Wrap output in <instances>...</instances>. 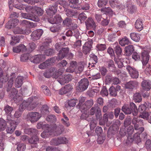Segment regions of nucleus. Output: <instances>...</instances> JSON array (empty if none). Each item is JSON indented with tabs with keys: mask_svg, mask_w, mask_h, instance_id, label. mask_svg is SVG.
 <instances>
[{
	"mask_svg": "<svg viewBox=\"0 0 151 151\" xmlns=\"http://www.w3.org/2000/svg\"><path fill=\"white\" fill-rule=\"evenodd\" d=\"M30 56L29 53L23 54L21 55V60L22 61H25L29 59Z\"/></svg>",
	"mask_w": 151,
	"mask_h": 151,
	"instance_id": "nucleus-54",
	"label": "nucleus"
},
{
	"mask_svg": "<svg viewBox=\"0 0 151 151\" xmlns=\"http://www.w3.org/2000/svg\"><path fill=\"white\" fill-rule=\"evenodd\" d=\"M134 50V48L132 45H129L125 48L126 55L129 56L131 55Z\"/></svg>",
	"mask_w": 151,
	"mask_h": 151,
	"instance_id": "nucleus-30",
	"label": "nucleus"
},
{
	"mask_svg": "<svg viewBox=\"0 0 151 151\" xmlns=\"http://www.w3.org/2000/svg\"><path fill=\"white\" fill-rule=\"evenodd\" d=\"M37 127L38 129H40L42 128L44 130L46 129V128H47V130H48V129H50V127L48 124H44L42 122L37 123Z\"/></svg>",
	"mask_w": 151,
	"mask_h": 151,
	"instance_id": "nucleus-44",
	"label": "nucleus"
},
{
	"mask_svg": "<svg viewBox=\"0 0 151 151\" xmlns=\"http://www.w3.org/2000/svg\"><path fill=\"white\" fill-rule=\"evenodd\" d=\"M109 0H99L97 2L98 6L101 7L106 6Z\"/></svg>",
	"mask_w": 151,
	"mask_h": 151,
	"instance_id": "nucleus-46",
	"label": "nucleus"
},
{
	"mask_svg": "<svg viewBox=\"0 0 151 151\" xmlns=\"http://www.w3.org/2000/svg\"><path fill=\"white\" fill-rule=\"evenodd\" d=\"M70 6L72 8L74 7V6L78 2V0H68Z\"/></svg>",
	"mask_w": 151,
	"mask_h": 151,
	"instance_id": "nucleus-59",
	"label": "nucleus"
},
{
	"mask_svg": "<svg viewBox=\"0 0 151 151\" xmlns=\"http://www.w3.org/2000/svg\"><path fill=\"white\" fill-rule=\"evenodd\" d=\"M29 104V101H23L20 105L19 108L23 111L25 109L27 108V109L28 106Z\"/></svg>",
	"mask_w": 151,
	"mask_h": 151,
	"instance_id": "nucleus-47",
	"label": "nucleus"
},
{
	"mask_svg": "<svg viewBox=\"0 0 151 151\" xmlns=\"http://www.w3.org/2000/svg\"><path fill=\"white\" fill-rule=\"evenodd\" d=\"M141 86L143 89L148 91L151 88V81L148 80H144L141 83Z\"/></svg>",
	"mask_w": 151,
	"mask_h": 151,
	"instance_id": "nucleus-17",
	"label": "nucleus"
},
{
	"mask_svg": "<svg viewBox=\"0 0 151 151\" xmlns=\"http://www.w3.org/2000/svg\"><path fill=\"white\" fill-rule=\"evenodd\" d=\"M41 117V114L36 112H31L27 115V119L31 123H33L37 122Z\"/></svg>",
	"mask_w": 151,
	"mask_h": 151,
	"instance_id": "nucleus-3",
	"label": "nucleus"
},
{
	"mask_svg": "<svg viewBox=\"0 0 151 151\" xmlns=\"http://www.w3.org/2000/svg\"><path fill=\"white\" fill-rule=\"evenodd\" d=\"M8 79V77L7 75L3 76L2 71L0 68V80L2 83L6 82Z\"/></svg>",
	"mask_w": 151,
	"mask_h": 151,
	"instance_id": "nucleus-40",
	"label": "nucleus"
},
{
	"mask_svg": "<svg viewBox=\"0 0 151 151\" xmlns=\"http://www.w3.org/2000/svg\"><path fill=\"white\" fill-rule=\"evenodd\" d=\"M133 99L134 101L136 102H140L142 100L141 95L138 93H136L134 94Z\"/></svg>",
	"mask_w": 151,
	"mask_h": 151,
	"instance_id": "nucleus-43",
	"label": "nucleus"
},
{
	"mask_svg": "<svg viewBox=\"0 0 151 151\" xmlns=\"http://www.w3.org/2000/svg\"><path fill=\"white\" fill-rule=\"evenodd\" d=\"M135 27L139 31L141 30L143 28L142 20L140 19H138L135 23Z\"/></svg>",
	"mask_w": 151,
	"mask_h": 151,
	"instance_id": "nucleus-27",
	"label": "nucleus"
},
{
	"mask_svg": "<svg viewBox=\"0 0 151 151\" xmlns=\"http://www.w3.org/2000/svg\"><path fill=\"white\" fill-rule=\"evenodd\" d=\"M86 63L84 62H80L75 68L76 71V72L79 73L82 72L83 71L84 67Z\"/></svg>",
	"mask_w": 151,
	"mask_h": 151,
	"instance_id": "nucleus-23",
	"label": "nucleus"
},
{
	"mask_svg": "<svg viewBox=\"0 0 151 151\" xmlns=\"http://www.w3.org/2000/svg\"><path fill=\"white\" fill-rule=\"evenodd\" d=\"M43 33V31L42 29H38L34 31L31 35L32 39L34 41L38 40Z\"/></svg>",
	"mask_w": 151,
	"mask_h": 151,
	"instance_id": "nucleus-9",
	"label": "nucleus"
},
{
	"mask_svg": "<svg viewBox=\"0 0 151 151\" xmlns=\"http://www.w3.org/2000/svg\"><path fill=\"white\" fill-rule=\"evenodd\" d=\"M68 53V47L63 48L59 51L58 57L57 59L58 60L62 59L65 56H67Z\"/></svg>",
	"mask_w": 151,
	"mask_h": 151,
	"instance_id": "nucleus-14",
	"label": "nucleus"
},
{
	"mask_svg": "<svg viewBox=\"0 0 151 151\" xmlns=\"http://www.w3.org/2000/svg\"><path fill=\"white\" fill-rule=\"evenodd\" d=\"M87 18V17L84 13L80 14L78 17V18L81 22H84Z\"/></svg>",
	"mask_w": 151,
	"mask_h": 151,
	"instance_id": "nucleus-53",
	"label": "nucleus"
},
{
	"mask_svg": "<svg viewBox=\"0 0 151 151\" xmlns=\"http://www.w3.org/2000/svg\"><path fill=\"white\" fill-rule=\"evenodd\" d=\"M78 100L75 99H71L68 102V105L70 106L73 107L75 106L76 103L77 102Z\"/></svg>",
	"mask_w": 151,
	"mask_h": 151,
	"instance_id": "nucleus-62",
	"label": "nucleus"
},
{
	"mask_svg": "<svg viewBox=\"0 0 151 151\" xmlns=\"http://www.w3.org/2000/svg\"><path fill=\"white\" fill-rule=\"evenodd\" d=\"M14 32L15 34H21L28 35L29 33V32L26 29H22L19 27L16 28L14 30Z\"/></svg>",
	"mask_w": 151,
	"mask_h": 151,
	"instance_id": "nucleus-26",
	"label": "nucleus"
},
{
	"mask_svg": "<svg viewBox=\"0 0 151 151\" xmlns=\"http://www.w3.org/2000/svg\"><path fill=\"white\" fill-rule=\"evenodd\" d=\"M109 117L108 114L105 113L104 114L103 116V120L100 121V124L101 125H105L106 123L108 121Z\"/></svg>",
	"mask_w": 151,
	"mask_h": 151,
	"instance_id": "nucleus-45",
	"label": "nucleus"
},
{
	"mask_svg": "<svg viewBox=\"0 0 151 151\" xmlns=\"http://www.w3.org/2000/svg\"><path fill=\"white\" fill-rule=\"evenodd\" d=\"M6 121L3 119H0V132L2 131L5 129L6 127Z\"/></svg>",
	"mask_w": 151,
	"mask_h": 151,
	"instance_id": "nucleus-35",
	"label": "nucleus"
},
{
	"mask_svg": "<svg viewBox=\"0 0 151 151\" xmlns=\"http://www.w3.org/2000/svg\"><path fill=\"white\" fill-rule=\"evenodd\" d=\"M44 131L41 134V137L44 138H45L48 137L50 135L52 134V129L51 127H50V129L47 128L46 129H44Z\"/></svg>",
	"mask_w": 151,
	"mask_h": 151,
	"instance_id": "nucleus-20",
	"label": "nucleus"
},
{
	"mask_svg": "<svg viewBox=\"0 0 151 151\" xmlns=\"http://www.w3.org/2000/svg\"><path fill=\"white\" fill-rule=\"evenodd\" d=\"M48 21L50 23L54 24L62 22V19L60 15H56L54 18H50L48 19Z\"/></svg>",
	"mask_w": 151,
	"mask_h": 151,
	"instance_id": "nucleus-13",
	"label": "nucleus"
},
{
	"mask_svg": "<svg viewBox=\"0 0 151 151\" xmlns=\"http://www.w3.org/2000/svg\"><path fill=\"white\" fill-rule=\"evenodd\" d=\"M18 151H24L26 149V146L23 144H19L17 145Z\"/></svg>",
	"mask_w": 151,
	"mask_h": 151,
	"instance_id": "nucleus-60",
	"label": "nucleus"
},
{
	"mask_svg": "<svg viewBox=\"0 0 151 151\" xmlns=\"http://www.w3.org/2000/svg\"><path fill=\"white\" fill-rule=\"evenodd\" d=\"M48 61H46L43 63H41L39 65V68L42 69L46 68L49 64L48 63Z\"/></svg>",
	"mask_w": 151,
	"mask_h": 151,
	"instance_id": "nucleus-57",
	"label": "nucleus"
},
{
	"mask_svg": "<svg viewBox=\"0 0 151 151\" xmlns=\"http://www.w3.org/2000/svg\"><path fill=\"white\" fill-rule=\"evenodd\" d=\"M26 50V47L23 44L13 47V51L14 52L18 53L21 52L25 51Z\"/></svg>",
	"mask_w": 151,
	"mask_h": 151,
	"instance_id": "nucleus-18",
	"label": "nucleus"
},
{
	"mask_svg": "<svg viewBox=\"0 0 151 151\" xmlns=\"http://www.w3.org/2000/svg\"><path fill=\"white\" fill-rule=\"evenodd\" d=\"M44 55H37L32 57L30 58L31 62L35 63H39L41 60H44L45 58Z\"/></svg>",
	"mask_w": 151,
	"mask_h": 151,
	"instance_id": "nucleus-12",
	"label": "nucleus"
},
{
	"mask_svg": "<svg viewBox=\"0 0 151 151\" xmlns=\"http://www.w3.org/2000/svg\"><path fill=\"white\" fill-rule=\"evenodd\" d=\"M41 88L42 91L45 94L48 96L51 95V92L47 86L45 85H42L41 86Z\"/></svg>",
	"mask_w": 151,
	"mask_h": 151,
	"instance_id": "nucleus-42",
	"label": "nucleus"
},
{
	"mask_svg": "<svg viewBox=\"0 0 151 151\" xmlns=\"http://www.w3.org/2000/svg\"><path fill=\"white\" fill-rule=\"evenodd\" d=\"M129 107L131 109H132L133 115L136 116L137 114V107L135 104L133 102H131L129 104Z\"/></svg>",
	"mask_w": 151,
	"mask_h": 151,
	"instance_id": "nucleus-31",
	"label": "nucleus"
},
{
	"mask_svg": "<svg viewBox=\"0 0 151 151\" xmlns=\"http://www.w3.org/2000/svg\"><path fill=\"white\" fill-rule=\"evenodd\" d=\"M113 47L114 51L117 55H120L122 52V50L120 46L118 45L117 43H115L113 45Z\"/></svg>",
	"mask_w": 151,
	"mask_h": 151,
	"instance_id": "nucleus-33",
	"label": "nucleus"
},
{
	"mask_svg": "<svg viewBox=\"0 0 151 151\" xmlns=\"http://www.w3.org/2000/svg\"><path fill=\"white\" fill-rule=\"evenodd\" d=\"M122 111L126 114H130L132 112V109L128 107V105L127 104H124L122 106Z\"/></svg>",
	"mask_w": 151,
	"mask_h": 151,
	"instance_id": "nucleus-29",
	"label": "nucleus"
},
{
	"mask_svg": "<svg viewBox=\"0 0 151 151\" xmlns=\"http://www.w3.org/2000/svg\"><path fill=\"white\" fill-rule=\"evenodd\" d=\"M19 22V20L17 19H11L7 23V25H9L8 27L11 28L16 26Z\"/></svg>",
	"mask_w": 151,
	"mask_h": 151,
	"instance_id": "nucleus-25",
	"label": "nucleus"
},
{
	"mask_svg": "<svg viewBox=\"0 0 151 151\" xmlns=\"http://www.w3.org/2000/svg\"><path fill=\"white\" fill-rule=\"evenodd\" d=\"M21 15L22 17L26 19L35 22H38L39 21L38 17L35 15L33 16L31 14L25 13H22L21 14Z\"/></svg>",
	"mask_w": 151,
	"mask_h": 151,
	"instance_id": "nucleus-10",
	"label": "nucleus"
},
{
	"mask_svg": "<svg viewBox=\"0 0 151 151\" xmlns=\"http://www.w3.org/2000/svg\"><path fill=\"white\" fill-rule=\"evenodd\" d=\"M59 144H66L68 142V140L65 137H60L58 138Z\"/></svg>",
	"mask_w": 151,
	"mask_h": 151,
	"instance_id": "nucleus-64",
	"label": "nucleus"
},
{
	"mask_svg": "<svg viewBox=\"0 0 151 151\" xmlns=\"http://www.w3.org/2000/svg\"><path fill=\"white\" fill-rule=\"evenodd\" d=\"M24 80V78L23 76H18L16 78L15 83V86L17 88H19L21 87Z\"/></svg>",
	"mask_w": 151,
	"mask_h": 151,
	"instance_id": "nucleus-21",
	"label": "nucleus"
},
{
	"mask_svg": "<svg viewBox=\"0 0 151 151\" xmlns=\"http://www.w3.org/2000/svg\"><path fill=\"white\" fill-rule=\"evenodd\" d=\"M35 10L36 11L37 13L39 16L42 15L43 13V10L40 7H35Z\"/></svg>",
	"mask_w": 151,
	"mask_h": 151,
	"instance_id": "nucleus-55",
	"label": "nucleus"
},
{
	"mask_svg": "<svg viewBox=\"0 0 151 151\" xmlns=\"http://www.w3.org/2000/svg\"><path fill=\"white\" fill-rule=\"evenodd\" d=\"M130 42L128 38L126 37L122 39L119 42V43L122 46H124L126 45H128Z\"/></svg>",
	"mask_w": 151,
	"mask_h": 151,
	"instance_id": "nucleus-41",
	"label": "nucleus"
},
{
	"mask_svg": "<svg viewBox=\"0 0 151 151\" xmlns=\"http://www.w3.org/2000/svg\"><path fill=\"white\" fill-rule=\"evenodd\" d=\"M110 94L113 96H115L117 95V91L115 88L113 86L111 87L109 89Z\"/></svg>",
	"mask_w": 151,
	"mask_h": 151,
	"instance_id": "nucleus-52",
	"label": "nucleus"
},
{
	"mask_svg": "<svg viewBox=\"0 0 151 151\" xmlns=\"http://www.w3.org/2000/svg\"><path fill=\"white\" fill-rule=\"evenodd\" d=\"M85 99V97H81L80 98L78 106L81 109H86V107H84V106H85V104H83L84 102Z\"/></svg>",
	"mask_w": 151,
	"mask_h": 151,
	"instance_id": "nucleus-37",
	"label": "nucleus"
},
{
	"mask_svg": "<svg viewBox=\"0 0 151 151\" xmlns=\"http://www.w3.org/2000/svg\"><path fill=\"white\" fill-rule=\"evenodd\" d=\"M97 111L96 114V118L97 119H100L101 118V113L100 109L97 106H95L92 107L88 112L89 114L93 115Z\"/></svg>",
	"mask_w": 151,
	"mask_h": 151,
	"instance_id": "nucleus-6",
	"label": "nucleus"
},
{
	"mask_svg": "<svg viewBox=\"0 0 151 151\" xmlns=\"http://www.w3.org/2000/svg\"><path fill=\"white\" fill-rule=\"evenodd\" d=\"M138 85V83L136 81H130L127 82L124 84L126 88L133 89L136 88Z\"/></svg>",
	"mask_w": 151,
	"mask_h": 151,
	"instance_id": "nucleus-11",
	"label": "nucleus"
},
{
	"mask_svg": "<svg viewBox=\"0 0 151 151\" xmlns=\"http://www.w3.org/2000/svg\"><path fill=\"white\" fill-rule=\"evenodd\" d=\"M16 76L15 74L14 73H11L10 77V79L8 82V86L7 87V91H9L12 88L13 83L14 79Z\"/></svg>",
	"mask_w": 151,
	"mask_h": 151,
	"instance_id": "nucleus-24",
	"label": "nucleus"
},
{
	"mask_svg": "<svg viewBox=\"0 0 151 151\" xmlns=\"http://www.w3.org/2000/svg\"><path fill=\"white\" fill-rule=\"evenodd\" d=\"M91 58L94 61V62L93 63L91 64L89 63V67H93L94 66V64H96L98 62L97 57L93 54H91L90 55Z\"/></svg>",
	"mask_w": 151,
	"mask_h": 151,
	"instance_id": "nucleus-50",
	"label": "nucleus"
},
{
	"mask_svg": "<svg viewBox=\"0 0 151 151\" xmlns=\"http://www.w3.org/2000/svg\"><path fill=\"white\" fill-rule=\"evenodd\" d=\"M48 107L47 105H45L43 106L41 109V113L42 114H48L49 113L48 110Z\"/></svg>",
	"mask_w": 151,
	"mask_h": 151,
	"instance_id": "nucleus-49",
	"label": "nucleus"
},
{
	"mask_svg": "<svg viewBox=\"0 0 151 151\" xmlns=\"http://www.w3.org/2000/svg\"><path fill=\"white\" fill-rule=\"evenodd\" d=\"M18 124V123L10 124V127H8L6 129L7 132L8 133H12L16 129Z\"/></svg>",
	"mask_w": 151,
	"mask_h": 151,
	"instance_id": "nucleus-32",
	"label": "nucleus"
},
{
	"mask_svg": "<svg viewBox=\"0 0 151 151\" xmlns=\"http://www.w3.org/2000/svg\"><path fill=\"white\" fill-rule=\"evenodd\" d=\"M64 71V69L63 68H60L54 74V77L55 78H58V79L59 78L60 76H62V75Z\"/></svg>",
	"mask_w": 151,
	"mask_h": 151,
	"instance_id": "nucleus-36",
	"label": "nucleus"
},
{
	"mask_svg": "<svg viewBox=\"0 0 151 151\" xmlns=\"http://www.w3.org/2000/svg\"><path fill=\"white\" fill-rule=\"evenodd\" d=\"M65 11L66 15L68 17H71L76 16L77 15V12L73 10L69 9H66L65 10Z\"/></svg>",
	"mask_w": 151,
	"mask_h": 151,
	"instance_id": "nucleus-28",
	"label": "nucleus"
},
{
	"mask_svg": "<svg viewBox=\"0 0 151 151\" xmlns=\"http://www.w3.org/2000/svg\"><path fill=\"white\" fill-rule=\"evenodd\" d=\"M55 69L54 68H51L45 71L44 73V75L46 78H49L54 75Z\"/></svg>",
	"mask_w": 151,
	"mask_h": 151,
	"instance_id": "nucleus-22",
	"label": "nucleus"
},
{
	"mask_svg": "<svg viewBox=\"0 0 151 151\" xmlns=\"http://www.w3.org/2000/svg\"><path fill=\"white\" fill-rule=\"evenodd\" d=\"M4 110L8 115H11L12 112L13 110V108L11 106L6 105L4 107Z\"/></svg>",
	"mask_w": 151,
	"mask_h": 151,
	"instance_id": "nucleus-48",
	"label": "nucleus"
},
{
	"mask_svg": "<svg viewBox=\"0 0 151 151\" xmlns=\"http://www.w3.org/2000/svg\"><path fill=\"white\" fill-rule=\"evenodd\" d=\"M114 60L119 68H121L124 65L123 63V60L122 59L119 58H115Z\"/></svg>",
	"mask_w": 151,
	"mask_h": 151,
	"instance_id": "nucleus-38",
	"label": "nucleus"
},
{
	"mask_svg": "<svg viewBox=\"0 0 151 151\" xmlns=\"http://www.w3.org/2000/svg\"><path fill=\"white\" fill-rule=\"evenodd\" d=\"M11 39L12 40L10 43L12 45H14L17 43H19V38L18 37L12 36Z\"/></svg>",
	"mask_w": 151,
	"mask_h": 151,
	"instance_id": "nucleus-39",
	"label": "nucleus"
},
{
	"mask_svg": "<svg viewBox=\"0 0 151 151\" xmlns=\"http://www.w3.org/2000/svg\"><path fill=\"white\" fill-rule=\"evenodd\" d=\"M92 47V43L91 42L88 41L86 42L83 46V52L86 54L88 53L91 50Z\"/></svg>",
	"mask_w": 151,
	"mask_h": 151,
	"instance_id": "nucleus-15",
	"label": "nucleus"
},
{
	"mask_svg": "<svg viewBox=\"0 0 151 151\" xmlns=\"http://www.w3.org/2000/svg\"><path fill=\"white\" fill-rule=\"evenodd\" d=\"M149 50H145L142 51L141 53L142 61L143 65V67L146 65L148 63L149 60Z\"/></svg>",
	"mask_w": 151,
	"mask_h": 151,
	"instance_id": "nucleus-4",
	"label": "nucleus"
},
{
	"mask_svg": "<svg viewBox=\"0 0 151 151\" xmlns=\"http://www.w3.org/2000/svg\"><path fill=\"white\" fill-rule=\"evenodd\" d=\"M108 67L109 69H111L112 70H114L115 68V65L114 64V62L113 60H109L108 62Z\"/></svg>",
	"mask_w": 151,
	"mask_h": 151,
	"instance_id": "nucleus-63",
	"label": "nucleus"
},
{
	"mask_svg": "<svg viewBox=\"0 0 151 151\" xmlns=\"http://www.w3.org/2000/svg\"><path fill=\"white\" fill-rule=\"evenodd\" d=\"M12 118L11 116V115H8L7 117V122L10 124L18 123L15 121L12 120Z\"/></svg>",
	"mask_w": 151,
	"mask_h": 151,
	"instance_id": "nucleus-61",
	"label": "nucleus"
},
{
	"mask_svg": "<svg viewBox=\"0 0 151 151\" xmlns=\"http://www.w3.org/2000/svg\"><path fill=\"white\" fill-rule=\"evenodd\" d=\"M132 123L134 125V128L135 130H138V132L142 133L144 130V128L141 127L143 125L142 120L138 117H134L132 119Z\"/></svg>",
	"mask_w": 151,
	"mask_h": 151,
	"instance_id": "nucleus-2",
	"label": "nucleus"
},
{
	"mask_svg": "<svg viewBox=\"0 0 151 151\" xmlns=\"http://www.w3.org/2000/svg\"><path fill=\"white\" fill-rule=\"evenodd\" d=\"M136 1L137 4L140 6L143 7L146 6V0H136Z\"/></svg>",
	"mask_w": 151,
	"mask_h": 151,
	"instance_id": "nucleus-58",
	"label": "nucleus"
},
{
	"mask_svg": "<svg viewBox=\"0 0 151 151\" xmlns=\"http://www.w3.org/2000/svg\"><path fill=\"white\" fill-rule=\"evenodd\" d=\"M52 134L55 136H57L61 134L64 132V129L63 126L60 125L55 128V131L54 129L53 130L52 129Z\"/></svg>",
	"mask_w": 151,
	"mask_h": 151,
	"instance_id": "nucleus-19",
	"label": "nucleus"
},
{
	"mask_svg": "<svg viewBox=\"0 0 151 151\" xmlns=\"http://www.w3.org/2000/svg\"><path fill=\"white\" fill-rule=\"evenodd\" d=\"M101 11H103L106 14H109L112 15L113 14V12L111 9L109 7H105L101 9Z\"/></svg>",
	"mask_w": 151,
	"mask_h": 151,
	"instance_id": "nucleus-51",
	"label": "nucleus"
},
{
	"mask_svg": "<svg viewBox=\"0 0 151 151\" xmlns=\"http://www.w3.org/2000/svg\"><path fill=\"white\" fill-rule=\"evenodd\" d=\"M78 83L79 90V91H82L87 88L89 85V81L87 78H83Z\"/></svg>",
	"mask_w": 151,
	"mask_h": 151,
	"instance_id": "nucleus-5",
	"label": "nucleus"
},
{
	"mask_svg": "<svg viewBox=\"0 0 151 151\" xmlns=\"http://www.w3.org/2000/svg\"><path fill=\"white\" fill-rule=\"evenodd\" d=\"M24 132L27 134L35 135L32 136L29 139V142L31 144H36L39 141V139L37 135L38 133L36 129L33 128H28L25 129L24 130Z\"/></svg>",
	"mask_w": 151,
	"mask_h": 151,
	"instance_id": "nucleus-1",
	"label": "nucleus"
},
{
	"mask_svg": "<svg viewBox=\"0 0 151 151\" xmlns=\"http://www.w3.org/2000/svg\"><path fill=\"white\" fill-rule=\"evenodd\" d=\"M126 69L132 78H137L138 77L139 73L135 68H132L129 65H127Z\"/></svg>",
	"mask_w": 151,
	"mask_h": 151,
	"instance_id": "nucleus-7",
	"label": "nucleus"
},
{
	"mask_svg": "<svg viewBox=\"0 0 151 151\" xmlns=\"http://www.w3.org/2000/svg\"><path fill=\"white\" fill-rule=\"evenodd\" d=\"M87 27L92 28L93 29L96 28V25L93 19L89 17L85 22Z\"/></svg>",
	"mask_w": 151,
	"mask_h": 151,
	"instance_id": "nucleus-16",
	"label": "nucleus"
},
{
	"mask_svg": "<svg viewBox=\"0 0 151 151\" xmlns=\"http://www.w3.org/2000/svg\"><path fill=\"white\" fill-rule=\"evenodd\" d=\"M97 50L102 51L106 49V45L105 44H100L96 46Z\"/></svg>",
	"mask_w": 151,
	"mask_h": 151,
	"instance_id": "nucleus-56",
	"label": "nucleus"
},
{
	"mask_svg": "<svg viewBox=\"0 0 151 151\" xmlns=\"http://www.w3.org/2000/svg\"><path fill=\"white\" fill-rule=\"evenodd\" d=\"M130 36L131 39L135 42H138L140 39V35L135 33H131L130 35Z\"/></svg>",
	"mask_w": 151,
	"mask_h": 151,
	"instance_id": "nucleus-34",
	"label": "nucleus"
},
{
	"mask_svg": "<svg viewBox=\"0 0 151 151\" xmlns=\"http://www.w3.org/2000/svg\"><path fill=\"white\" fill-rule=\"evenodd\" d=\"M72 76L69 74L60 76L57 81L61 85L64 84L65 83H68L71 81Z\"/></svg>",
	"mask_w": 151,
	"mask_h": 151,
	"instance_id": "nucleus-8",
	"label": "nucleus"
}]
</instances>
